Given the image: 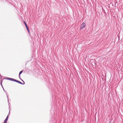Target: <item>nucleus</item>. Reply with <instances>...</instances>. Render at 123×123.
Returning <instances> with one entry per match:
<instances>
[{
  "mask_svg": "<svg viewBox=\"0 0 123 123\" xmlns=\"http://www.w3.org/2000/svg\"><path fill=\"white\" fill-rule=\"evenodd\" d=\"M8 117L7 116L6 118V119L4 120L3 123H7V120L8 119Z\"/></svg>",
  "mask_w": 123,
  "mask_h": 123,
  "instance_id": "nucleus-3",
  "label": "nucleus"
},
{
  "mask_svg": "<svg viewBox=\"0 0 123 123\" xmlns=\"http://www.w3.org/2000/svg\"><path fill=\"white\" fill-rule=\"evenodd\" d=\"M86 26V23L84 22H83L80 25V30H81L83 28L85 27Z\"/></svg>",
  "mask_w": 123,
  "mask_h": 123,
  "instance_id": "nucleus-1",
  "label": "nucleus"
},
{
  "mask_svg": "<svg viewBox=\"0 0 123 123\" xmlns=\"http://www.w3.org/2000/svg\"><path fill=\"white\" fill-rule=\"evenodd\" d=\"M9 80H13V81H15L16 82H17L19 83L20 84H22V83L21 82H20V81H18V80H15L14 79L12 78H9Z\"/></svg>",
  "mask_w": 123,
  "mask_h": 123,
  "instance_id": "nucleus-2",
  "label": "nucleus"
},
{
  "mask_svg": "<svg viewBox=\"0 0 123 123\" xmlns=\"http://www.w3.org/2000/svg\"><path fill=\"white\" fill-rule=\"evenodd\" d=\"M26 29H27V31H28V33H30V31H29V28H28V27H26Z\"/></svg>",
  "mask_w": 123,
  "mask_h": 123,
  "instance_id": "nucleus-5",
  "label": "nucleus"
},
{
  "mask_svg": "<svg viewBox=\"0 0 123 123\" xmlns=\"http://www.w3.org/2000/svg\"><path fill=\"white\" fill-rule=\"evenodd\" d=\"M103 11L104 13H106V12H105V10L104 9H103Z\"/></svg>",
  "mask_w": 123,
  "mask_h": 123,
  "instance_id": "nucleus-7",
  "label": "nucleus"
},
{
  "mask_svg": "<svg viewBox=\"0 0 123 123\" xmlns=\"http://www.w3.org/2000/svg\"><path fill=\"white\" fill-rule=\"evenodd\" d=\"M23 71H21L20 72L19 74V76H20V74Z\"/></svg>",
  "mask_w": 123,
  "mask_h": 123,
  "instance_id": "nucleus-6",
  "label": "nucleus"
},
{
  "mask_svg": "<svg viewBox=\"0 0 123 123\" xmlns=\"http://www.w3.org/2000/svg\"><path fill=\"white\" fill-rule=\"evenodd\" d=\"M24 23L26 27H28V26H27V24L26 23V22H25V21H24Z\"/></svg>",
  "mask_w": 123,
  "mask_h": 123,
  "instance_id": "nucleus-4",
  "label": "nucleus"
}]
</instances>
